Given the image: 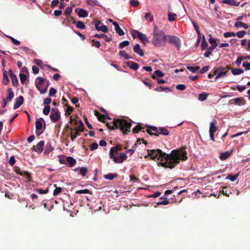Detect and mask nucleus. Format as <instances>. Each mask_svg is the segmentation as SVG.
I'll list each match as a JSON object with an SVG mask.
<instances>
[{
  "label": "nucleus",
  "mask_w": 250,
  "mask_h": 250,
  "mask_svg": "<svg viewBox=\"0 0 250 250\" xmlns=\"http://www.w3.org/2000/svg\"><path fill=\"white\" fill-rule=\"evenodd\" d=\"M147 152L148 154L145 158L149 156L153 160L160 161L158 165L165 168H174L180 160L185 161L188 159L187 152L183 149L173 150L170 154H167L160 149L147 150Z\"/></svg>",
  "instance_id": "obj_1"
},
{
  "label": "nucleus",
  "mask_w": 250,
  "mask_h": 250,
  "mask_svg": "<svg viewBox=\"0 0 250 250\" xmlns=\"http://www.w3.org/2000/svg\"><path fill=\"white\" fill-rule=\"evenodd\" d=\"M106 125L110 129L120 128L124 135H126L130 131L131 126L130 122L121 119H114L112 123H106Z\"/></svg>",
  "instance_id": "obj_2"
},
{
  "label": "nucleus",
  "mask_w": 250,
  "mask_h": 250,
  "mask_svg": "<svg viewBox=\"0 0 250 250\" xmlns=\"http://www.w3.org/2000/svg\"><path fill=\"white\" fill-rule=\"evenodd\" d=\"M166 37L167 36L164 31L159 29L157 25H154L153 38L151 41L154 46H161L163 45L165 43Z\"/></svg>",
  "instance_id": "obj_3"
},
{
  "label": "nucleus",
  "mask_w": 250,
  "mask_h": 250,
  "mask_svg": "<svg viewBox=\"0 0 250 250\" xmlns=\"http://www.w3.org/2000/svg\"><path fill=\"white\" fill-rule=\"evenodd\" d=\"M35 85L37 89L41 94H44L47 90L49 83L44 78L39 77L36 79Z\"/></svg>",
  "instance_id": "obj_4"
},
{
  "label": "nucleus",
  "mask_w": 250,
  "mask_h": 250,
  "mask_svg": "<svg viewBox=\"0 0 250 250\" xmlns=\"http://www.w3.org/2000/svg\"><path fill=\"white\" fill-rule=\"evenodd\" d=\"M167 42L170 44L175 46L178 50H180L181 47V40L177 36L173 35H167Z\"/></svg>",
  "instance_id": "obj_5"
},
{
  "label": "nucleus",
  "mask_w": 250,
  "mask_h": 250,
  "mask_svg": "<svg viewBox=\"0 0 250 250\" xmlns=\"http://www.w3.org/2000/svg\"><path fill=\"white\" fill-rule=\"evenodd\" d=\"M150 129L155 132V136H158L159 134L167 136L169 135V131L165 127H157L151 126Z\"/></svg>",
  "instance_id": "obj_6"
},
{
  "label": "nucleus",
  "mask_w": 250,
  "mask_h": 250,
  "mask_svg": "<svg viewBox=\"0 0 250 250\" xmlns=\"http://www.w3.org/2000/svg\"><path fill=\"white\" fill-rule=\"evenodd\" d=\"M51 121L53 123L57 122L61 118L60 112L57 108H53L50 115Z\"/></svg>",
  "instance_id": "obj_7"
},
{
  "label": "nucleus",
  "mask_w": 250,
  "mask_h": 250,
  "mask_svg": "<svg viewBox=\"0 0 250 250\" xmlns=\"http://www.w3.org/2000/svg\"><path fill=\"white\" fill-rule=\"evenodd\" d=\"M110 158L112 159L116 163H122L127 159V156L126 154L124 152L120 153L119 156H116L115 155L111 154Z\"/></svg>",
  "instance_id": "obj_8"
},
{
  "label": "nucleus",
  "mask_w": 250,
  "mask_h": 250,
  "mask_svg": "<svg viewBox=\"0 0 250 250\" xmlns=\"http://www.w3.org/2000/svg\"><path fill=\"white\" fill-rule=\"evenodd\" d=\"M135 32L137 33V37L145 45L149 42V40L146 35L139 31H135Z\"/></svg>",
  "instance_id": "obj_9"
},
{
  "label": "nucleus",
  "mask_w": 250,
  "mask_h": 250,
  "mask_svg": "<svg viewBox=\"0 0 250 250\" xmlns=\"http://www.w3.org/2000/svg\"><path fill=\"white\" fill-rule=\"evenodd\" d=\"M101 24V21L98 20L95 22V28L98 31H101L103 32L106 33L108 31V28L104 25H102V26H100V24Z\"/></svg>",
  "instance_id": "obj_10"
},
{
  "label": "nucleus",
  "mask_w": 250,
  "mask_h": 250,
  "mask_svg": "<svg viewBox=\"0 0 250 250\" xmlns=\"http://www.w3.org/2000/svg\"><path fill=\"white\" fill-rule=\"evenodd\" d=\"M122 149V146L121 144H118L115 146L112 147L110 148L109 151V157L111 155H115L118 153V151H121Z\"/></svg>",
  "instance_id": "obj_11"
},
{
  "label": "nucleus",
  "mask_w": 250,
  "mask_h": 250,
  "mask_svg": "<svg viewBox=\"0 0 250 250\" xmlns=\"http://www.w3.org/2000/svg\"><path fill=\"white\" fill-rule=\"evenodd\" d=\"M24 102V98L23 96H20L19 97L17 98L15 101V104H14V109H16L19 108L20 106H21Z\"/></svg>",
  "instance_id": "obj_12"
},
{
  "label": "nucleus",
  "mask_w": 250,
  "mask_h": 250,
  "mask_svg": "<svg viewBox=\"0 0 250 250\" xmlns=\"http://www.w3.org/2000/svg\"><path fill=\"white\" fill-rule=\"evenodd\" d=\"M95 115L98 118V120L102 122L103 123H105V120L106 118L108 119V120L111 119V118H109L107 115L105 116V115L102 114L101 113L97 111H95Z\"/></svg>",
  "instance_id": "obj_13"
},
{
  "label": "nucleus",
  "mask_w": 250,
  "mask_h": 250,
  "mask_svg": "<svg viewBox=\"0 0 250 250\" xmlns=\"http://www.w3.org/2000/svg\"><path fill=\"white\" fill-rule=\"evenodd\" d=\"M233 149H232L230 151H226L221 153L220 155L219 158L221 160H225L229 158L232 154Z\"/></svg>",
  "instance_id": "obj_14"
},
{
  "label": "nucleus",
  "mask_w": 250,
  "mask_h": 250,
  "mask_svg": "<svg viewBox=\"0 0 250 250\" xmlns=\"http://www.w3.org/2000/svg\"><path fill=\"white\" fill-rule=\"evenodd\" d=\"M133 51L141 57L144 56V52L141 48L140 45L139 44H136L135 46H134Z\"/></svg>",
  "instance_id": "obj_15"
},
{
  "label": "nucleus",
  "mask_w": 250,
  "mask_h": 250,
  "mask_svg": "<svg viewBox=\"0 0 250 250\" xmlns=\"http://www.w3.org/2000/svg\"><path fill=\"white\" fill-rule=\"evenodd\" d=\"M42 121L44 122V126H45L44 120L42 118H40V120H38L35 123L36 129L38 131L41 130L42 128ZM44 128H45V127H44Z\"/></svg>",
  "instance_id": "obj_16"
},
{
  "label": "nucleus",
  "mask_w": 250,
  "mask_h": 250,
  "mask_svg": "<svg viewBox=\"0 0 250 250\" xmlns=\"http://www.w3.org/2000/svg\"><path fill=\"white\" fill-rule=\"evenodd\" d=\"M66 164L69 165L70 167H73L76 163V160L71 156H68L65 158Z\"/></svg>",
  "instance_id": "obj_17"
},
{
  "label": "nucleus",
  "mask_w": 250,
  "mask_h": 250,
  "mask_svg": "<svg viewBox=\"0 0 250 250\" xmlns=\"http://www.w3.org/2000/svg\"><path fill=\"white\" fill-rule=\"evenodd\" d=\"M222 3L223 4H229L231 6H238L240 5V2L235 1V0H223Z\"/></svg>",
  "instance_id": "obj_18"
},
{
  "label": "nucleus",
  "mask_w": 250,
  "mask_h": 250,
  "mask_svg": "<svg viewBox=\"0 0 250 250\" xmlns=\"http://www.w3.org/2000/svg\"><path fill=\"white\" fill-rule=\"evenodd\" d=\"M217 121L213 120V121L210 123L209 132H215L218 129L217 126Z\"/></svg>",
  "instance_id": "obj_19"
},
{
  "label": "nucleus",
  "mask_w": 250,
  "mask_h": 250,
  "mask_svg": "<svg viewBox=\"0 0 250 250\" xmlns=\"http://www.w3.org/2000/svg\"><path fill=\"white\" fill-rule=\"evenodd\" d=\"M93 37H95V38H104V40L107 42H109L112 40V38L111 37H109L106 34H103V33L100 34H96L94 35H93Z\"/></svg>",
  "instance_id": "obj_20"
},
{
  "label": "nucleus",
  "mask_w": 250,
  "mask_h": 250,
  "mask_svg": "<svg viewBox=\"0 0 250 250\" xmlns=\"http://www.w3.org/2000/svg\"><path fill=\"white\" fill-rule=\"evenodd\" d=\"M126 65L127 66H128L130 68L132 69L133 70H136L139 68V65L136 62H132V61H128L126 62Z\"/></svg>",
  "instance_id": "obj_21"
},
{
  "label": "nucleus",
  "mask_w": 250,
  "mask_h": 250,
  "mask_svg": "<svg viewBox=\"0 0 250 250\" xmlns=\"http://www.w3.org/2000/svg\"><path fill=\"white\" fill-rule=\"evenodd\" d=\"M44 146V141H41L39 143L37 144L36 147L37 151L39 153H41L43 150V147Z\"/></svg>",
  "instance_id": "obj_22"
},
{
  "label": "nucleus",
  "mask_w": 250,
  "mask_h": 250,
  "mask_svg": "<svg viewBox=\"0 0 250 250\" xmlns=\"http://www.w3.org/2000/svg\"><path fill=\"white\" fill-rule=\"evenodd\" d=\"M3 80L2 83L4 85H7L9 83V79L8 78L7 71L5 69L2 70Z\"/></svg>",
  "instance_id": "obj_23"
},
{
  "label": "nucleus",
  "mask_w": 250,
  "mask_h": 250,
  "mask_svg": "<svg viewBox=\"0 0 250 250\" xmlns=\"http://www.w3.org/2000/svg\"><path fill=\"white\" fill-rule=\"evenodd\" d=\"M234 26L237 28L243 27L244 29H248L249 27V25L248 24L239 21L235 23Z\"/></svg>",
  "instance_id": "obj_24"
},
{
  "label": "nucleus",
  "mask_w": 250,
  "mask_h": 250,
  "mask_svg": "<svg viewBox=\"0 0 250 250\" xmlns=\"http://www.w3.org/2000/svg\"><path fill=\"white\" fill-rule=\"evenodd\" d=\"M160 199L161 201L157 203V205H167L169 203V200L166 197H161Z\"/></svg>",
  "instance_id": "obj_25"
},
{
  "label": "nucleus",
  "mask_w": 250,
  "mask_h": 250,
  "mask_svg": "<svg viewBox=\"0 0 250 250\" xmlns=\"http://www.w3.org/2000/svg\"><path fill=\"white\" fill-rule=\"evenodd\" d=\"M53 150V147L50 143H47L45 145V148L44 151V154H48Z\"/></svg>",
  "instance_id": "obj_26"
},
{
  "label": "nucleus",
  "mask_w": 250,
  "mask_h": 250,
  "mask_svg": "<svg viewBox=\"0 0 250 250\" xmlns=\"http://www.w3.org/2000/svg\"><path fill=\"white\" fill-rule=\"evenodd\" d=\"M79 125H78L77 128H71L72 131L76 130V131H78L79 132L83 131L84 125L81 120H80L79 121Z\"/></svg>",
  "instance_id": "obj_27"
},
{
  "label": "nucleus",
  "mask_w": 250,
  "mask_h": 250,
  "mask_svg": "<svg viewBox=\"0 0 250 250\" xmlns=\"http://www.w3.org/2000/svg\"><path fill=\"white\" fill-rule=\"evenodd\" d=\"M78 169H79L80 174L82 176H84L86 174V173L87 172V168H86L85 167H82L81 168L77 167V168H76L74 169V170L75 171H77Z\"/></svg>",
  "instance_id": "obj_28"
},
{
  "label": "nucleus",
  "mask_w": 250,
  "mask_h": 250,
  "mask_svg": "<svg viewBox=\"0 0 250 250\" xmlns=\"http://www.w3.org/2000/svg\"><path fill=\"white\" fill-rule=\"evenodd\" d=\"M78 15L80 18H85L87 17L88 12L83 9H80L78 13Z\"/></svg>",
  "instance_id": "obj_29"
},
{
  "label": "nucleus",
  "mask_w": 250,
  "mask_h": 250,
  "mask_svg": "<svg viewBox=\"0 0 250 250\" xmlns=\"http://www.w3.org/2000/svg\"><path fill=\"white\" fill-rule=\"evenodd\" d=\"M8 95L6 97V99L9 101H11L14 97V93L11 88H9L7 90Z\"/></svg>",
  "instance_id": "obj_30"
},
{
  "label": "nucleus",
  "mask_w": 250,
  "mask_h": 250,
  "mask_svg": "<svg viewBox=\"0 0 250 250\" xmlns=\"http://www.w3.org/2000/svg\"><path fill=\"white\" fill-rule=\"evenodd\" d=\"M164 76V74L159 70H157L154 71V74L152 76V78L153 79H157L156 77H162Z\"/></svg>",
  "instance_id": "obj_31"
},
{
  "label": "nucleus",
  "mask_w": 250,
  "mask_h": 250,
  "mask_svg": "<svg viewBox=\"0 0 250 250\" xmlns=\"http://www.w3.org/2000/svg\"><path fill=\"white\" fill-rule=\"evenodd\" d=\"M209 39H208V42L211 44V46L213 47L214 48H216V47L217 46V43L216 40L211 37V34L209 35Z\"/></svg>",
  "instance_id": "obj_32"
},
{
  "label": "nucleus",
  "mask_w": 250,
  "mask_h": 250,
  "mask_svg": "<svg viewBox=\"0 0 250 250\" xmlns=\"http://www.w3.org/2000/svg\"><path fill=\"white\" fill-rule=\"evenodd\" d=\"M231 72L233 75H238L243 73L244 71L241 68H232Z\"/></svg>",
  "instance_id": "obj_33"
},
{
  "label": "nucleus",
  "mask_w": 250,
  "mask_h": 250,
  "mask_svg": "<svg viewBox=\"0 0 250 250\" xmlns=\"http://www.w3.org/2000/svg\"><path fill=\"white\" fill-rule=\"evenodd\" d=\"M118 176V174L116 173H108L104 176V177L106 179L113 180L114 178H116Z\"/></svg>",
  "instance_id": "obj_34"
},
{
  "label": "nucleus",
  "mask_w": 250,
  "mask_h": 250,
  "mask_svg": "<svg viewBox=\"0 0 250 250\" xmlns=\"http://www.w3.org/2000/svg\"><path fill=\"white\" fill-rule=\"evenodd\" d=\"M214 49L215 48H214L213 47L209 46L207 50L205 52L204 55V57L206 58L209 57V55L211 54L212 52H213Z\"/></svg>",
  "instance_id": "obj_35"
},
{
  "label": "nucleus",
  "mask_w": 250,
  "mask_h": 250,
  "mask_svg": "<svg viewBox=\"0 0 250 250\" xmlns=\"http://www.w3.org/2000/svg\"><path fill=\"white\" fill-rule=\"evenodd\" d=\"M177 15L175 13L170 12L168 13V19L170 21H173L176 20Z\"/></svg>",
  "instance_id": "obj_36"
},
{
  "label": "nucleus",
  "mask_w": 250,
  "mask_h": 250,
  "mask_svg": "<svg viewBox=\"0 0 250 250\" xmlns=\"http://www.w3.org/2000/svg\"><path fill=\"white\" fill-rule=\"evenodd\" d=\"M234 101V103L236 104H238L239 103H241L242 104H245V101L243 97H238L233 100Z\"/></svg>",
  "instance_id": "obj_37"
},
{
  "label": "nucleus",
  "mask_w": 250,
  "mask_h": 250,
  "mask_svg": "<svg viewBox=\"0 0 250 250\" xmlns=\"http://www.w3.org/2000/svg\"><path fill=\"white\" fill-rule=\"evenodd\" d=\"M73 23H76L77 27L79 29H84L85 28V26L83 22L81 21H78L77 22L74 21Z\"/></svg>",
  "instance_id": "obj_38"
},
{
  "label": "nucleus",
  "mask_w": 250,
  "mask_h": 250,
  "mask_svg": "<svg viewBox=\"0 0 250 250\" xmlns=\"http://www.w3.org/2000/svg\"><path fill=\"white\" fill-rule=\"evenodd\" d=\"M221 192L224 195L229 197L230 194H231V192L230 191V188H227V187H224L223 188L222 190L221 191Z\"/></svg>",
  "instance_id": "obj_39"
},
{
  "label": "nucleus",
  "mask_w": 250,
  "mask_h": 250,
  "mask_svg": "<svg viewBox=\"0 0 250 250\" xmlns=\"http://www.w3.org/2000/svg\"><path fill=\"white\" fill-rule=\"evenodd\" d=\"M208 45V44L206 41L205 36H203V38H202V40L201 45V49L202 50L206 49V48L207 47Z\"/></svg>",
  "instance_id": "obj_40"
},
{
  "label": "nucleus",
  "mask_w": 250,
  "mask_h": 250,
  "mask_svg": "<svg viewBox=\"0 0 250 250\" xmlns=\"http://www.w3.org/2000/svg\"><path fill=\"white\" fill-rule=\"evenodd\" d=\"M54 187L55 188L53 191V195L57 196L62 192V188L61 187H57L56 184L54 185Z\"/></svg>",
  "instance_id": "obj_41"
},
{
  "label": "nucleus",
  "mask_w": 250,
  "mask_h": 250,
  "mask_svg": "<svg viewBox=\"0 0 250 250\" xmlns=\"http://www.w3.org/2000/svg\"><path fill=\"white\" fill-rule=\"evenodd\" d=\"M208 96V94L205 92L200 93L199 95L198 99L200 101H204L206 100Z\"/></svg>",
  "instance_id": "obj_42"
},
{
  "label": "nucleus",
  "mask_w": 250,
  "mask_h": 250,
  "mask_svg": "<svg viewBox=\"0 0 250 250\" xmlns=\"http://www.w3.org/2000/svg\"><path fill=\"white\" fill-rule=\"evenodd\" d=\"M12 83L13 86L17 87L18 85L19 82L17 77L16 75L12 76V77L10 78Z\"/></svg>",
  "instance_id": "obj_43"
},
{
  "label": "nucleus",
  "mask_w": 250,
  "mask_h": 250,
  "mask_svg": "<svg viewBox=\"0 0 250 250\" xmlns=\"http://www.w3.org/2000/svg\"><path fill=\"white\" fill-rule=\"evenodd\" d=\"M119 55L122 56V57H124L125 59V60H128V59L132 58L124 50L120 51L119 52Z\"/></svg>",
  "instance_id": "obj_44"
},
{
  "label": "nucleus",
  "mask_w": 250,
  "mask_h": 250,
  "mask_svg": "<svg viewBox=\"0 0 250 250\" xmlns=\"http://www.w3.org/2000/svg\"><path fill=\"white\" fill-rule=\"evenodd\" d=\"M75 131H72L71 133L70 138L72 141H74L76 139L77 136H79L80 134L79 132L76 130H74Z\"/></svg>",
  "instance_id": "obj_45"
},
{
  "label": "nucleus",
  "mask_w": 250,
  "mask_h": 250,
  "mask_svg": "<svg viewBox=\"0 0 250 250\" xmlns=\"http://www.w3.org/2000/svg\"><path fill=\"white\" fill-rule=\"evenodd\" d=\"M226 72V73H227L228 72V70H226L225 68H224L222 66H220L214 70L213 73L214 75H216V73H217V72Z\"/></svg>",
  "instance_id": "obj_46"
},
{
  "label": "nucleus",
  "mask_w": 250,
  "mask_h": 250,
  "mask_svg": "<svg viewBox=\"0 0 250 250\" xmlns=\"http://www.w3.org/2000/svg\"><path fill=\"white\" fill-rule=\"evenodd\" d=\"M215 75V80H217L219 78L225 77L227 75V74L226 72H217Z\"/></svg>",
  "instance_id": "obj_47"
},
{
  "label": "nucleus",
  "mask_w": 250,
  "mask_h": 250,
  "mask_svg": "<svg viewBox=\"0 0 250 250\" xmlns=\"http://www.w3.org/2000/svg\"><path fill=\"white\" fill-rule=\"evenodd\" d=\"M144 128L140 125H138L132 129V132L133 133H138L140 131H141Z\"/></svg>",
  "instance_id": "obj_48"
},
{
  "label": "nucleus",
  "mask_w": 250,
  "mask_h": 250,
  "mask_svg": "<svg viewBox=\"0 0 250 250\" xmlns=\"http://www.w3.org/2000/svg\"><path fill=\"white\" fill-rule=\"evenodd\" d=\"M187 69L192 72H195L198 70H199L200 68V66H188L187 67Z\"/></svg>",
  "instance_id": "obj_49"
},
{
  "label": "nucleus",
  "mask_w": 250,
  "mask_h": 250,
  "mask_svg": "<svg viewBox=\"0 0 250 250\" xmlns=\"http://www.w3.org/2000/svg\"><path fill=\"white\" fill-rule=\"evenodd\" d=\"M129 42L128 41H125L120 43L119 47L120 49H123L125 47L129 45Z\"/></svg>",
  "instance_id": "obj_50"
},
{
  "label": "nucleus",
  "mask_w": 250,
  "mask_h": 250,
  "mask_svg": "<svg viewBox=\"0 0 250 250\" xmlns=\"http://www.w3.org/2000/svg\"><path fill=\"white\" fill-rule=\"evenodd\" d=\"M20 175L21 176H24L28 180H30L31 176V174L29 172L25 171H21V173H20Z\"/></svg>",
  "instance_id": "obj_51"
},
{
  "label": "nucleus",
  "mask_w": 250,
  "mask_h": 250,
  "mask_svg": "<svg viewBox=\"0 0 250 250\" xmlns=\"http://www.w3.org/2000/svg\"><path fill=\"white\" fill-rule=\"evenodd\" d=\"M238 175H239L238 173H237L234 175H233L232 174H229L228 175L226 179H229L231 181H234L238 178Z\"/></svg>",
  "instance_id": "obj_52"
},
{
  "label": "nucleus",
  "mask_w": 250,
  "mask_h": 250,
  "mask_svg": "<svg viewBox=\"0 0 250 250\" xmlns=\"http://www.w3.org/2000/svg\"><path fill=\"white\" fill-rule=\"evenodd\" d=\"M6 37L9 38L11 41V42H12V43L16 45H19L20 44L21 42L20 41L16 40L15 39H14V38H13L11 36H6Z\"/></svg>",
  "instance_id": "obj_53"
},
{
  "label": "nucleus",
  "mask_w": 250,
  "mask_h": 250,
  "mask_svg": "<svg viewBox=\"0 0 250 250\" xmlns=\"http://www.w3.org/2000/svg\"><path fill=\"white\" fill-rule=\"evenodd\" d=\"M19 76H20L21 83L22 84H24V82H25V81L27 79V77H26V75L24 74H23V73H20Z\"/></svg>",
  "instance_id": "obj_54"
},
{
  "label": "nucleus",
  "mask_w": 250,
  "mask_h": 250,
  "mask_svg": "<svg viewBox=\"0 0 250 250\" xmlns=\"http://www.w3.org/2000/svg\"><path fill=\"white\" fill-rule=\"evenodd\" d=\"M50 110V106L48 105H45L43 109V113L45 115H48Z\"/></svg>",
  "instance_id": "obj_55"
},
{
  "label": "nucleus",
  "mask_w": 250,
  "mask_h": 250,
  "mask_svg": "<svg viewBox=\"0 0 250 250\" xmlns=\"http://www.w3.org/2000/svg\"><path fill=\"white\" fill-rule=\"evenodd\" d=\"M246 34L245 31H241L235 33V36H237L239 38H242L244 37Z\"/></svg>",
  "instance_id": "obj_56"
},
{
  "label": "nucleus",
  "mask_w": 250,
  "mask_h": 250,
  "mask_svg": "<svg viewBox=\"0 0 250 250\" xmlns=\"http://www.w3.org/2000/svg\"><path fill=\"white\" fill-rule=\"evenodd\" d=\"M91 193V192L87 189L79 190L76 191V194H86Z\"/></svg>",
  "instance_id": "obj_57"
},
{
  "label": "nucleus",
  "mask_w": 250,
  "mask_h": 250,
  "mask_svg": "<svg viewBox=\"0 0 250 250\" xmlns=\"http://www.w3.org/2000/svg\"><path fill=\"white\" fill-rule=\"evenodd\" d=\"M235 33L232 32H227L224 34V37L225 38H228L230 37H235Z\"/></svg>",
  "instance_id": "obj_58"
},
{
  "label": "nucleus",
  "mask_w": 250,
  "mask_h": 250,
  "mask_svg": "<svg viewBox=\"0 0 250 250\" xmlns=\"http://www.w3.org/2000/svg\"><path fill=\"white\" fill-rule=\"evenodd\" d=\"M92 42V45L93 46H95L97 48H99L101 46V43L99 41H96L95 40H92L91 41Z\"/></svg>",
  "instance_id": "obj_59"
},
{
  "label": "nucleus",
  "mask_w": 250,
  "mask_h": 250,
  "mask_svg": "<svg viewBox=\"0 0 250 250\" xmlns=\"http://www.w3.org/2000/svg\"><path fill=\"white\" fill-rule=\"evenodd\" d=\"M72 7H67L65 11H64V14L66 16H69L72 12Z\"/></svg>",
  "instance_id": "obj_60"
},
{
  "label": "nucleus",
  "mask_w": 250,
  "mask_h": 250,
  "mask_svg": "<svg viewBox=\"0 0 250 250\" xmlns=\"http://www.w3.org/2000/svg\"><path fill=\"white\" fill-rule=\"evenodd\" d=\"M36 191L40 194H46L48 192V188L46 189H37Z\"/></svg>",
  "instance_id": "obj_61"
},
{
  "label": "nucleus",
  "mask_w": 250,
  "mask_h": 250,
  "mask_svg": "<svg viewBox=\"0 0 250 250\" xmlns=\"http://www.w3.org/2000/svg\"><path fill=\"white\" fill-rule=\"evenodd\" d=\"M57 93V90L53 87H51L49 92V96L50 97H53Z\"/></svg>",
  "instance_id": "obj_62"
},
{
  "label": "nucleus",
  "mask_w": 250,
  "mask_h": 250,
  "mask_svg": "<svg viewBox=\"0 0 250 250\" xmlns=\"http://www.w3.org/2000/svg\"><path fill=\"white\" fill-rule=\"evenodd\" d=\"M145 18L146 20H147L148 18H149L148 20L150 22H152L154 20L153 16L151 15L150 13H146L145 15Z\"/></svg>",
  "instance_id": "obj_63"
},
{
  "label": "nucleus",
  "mask_w": 250,
  "mask_h": 250,
  "mask_svg": "<svg viewBox=\"0 0 250 250\" xmlns=\"http://www.w3.org/2000/svg\"><path fill=\"white\" fill-rule=\"evenodd\" d=\"M242 66L245 67L246 70H250V63L248 62H243Z\"/></svg>",
  "instance_id": "obj_64"
}]
</instances>
